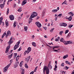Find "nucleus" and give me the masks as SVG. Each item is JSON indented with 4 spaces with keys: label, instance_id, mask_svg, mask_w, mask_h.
<instances>
[{
    "label": "nucleus",
    "instance_id": "obj_1",
    "mask_svg": "<svg viewBox=\"0 0 74 74\" xmlns=\"http://www.w3.org/2000/svg\"><path fill=\"white\" fill-rule=\"evenodd\" d=\"M45 71H46L47 74H49V69L48 67L45 66L43 69V72L44 74H45Z\"/></svg>",
    "mask_w": 74,
    "mask_h": 74
},
{
    "label": "nucleus",
    "instance_id": "obj_2",
    "mask_svg": "<svg viewBox=\"0 0 74 74\" xmlns=\"http://www.w3.org/2000/svg\"><path fill=\"white\" fill-rule=\"evenodd\" d=\"M36 16H37V13L35 12H34L31 15L29 18V19H30L31 18H33L36 17Z\"/></svg>",
    "mask_w": 74,
    "mask_h": 74
},
{
    "label": "nucleus",
    "instance_id": "obj_3",
    "mask_svg": "<svg viewBox=\"0 0 74 74\" xmlns=\"http://www.w3.org/2000/svg\"><path fill=\"white\" fill-rule=\"evenodd\" d=\"M20 42H21V41H19L17 43H16V45L14 46V50H15V49H17V48L19 47V44H20Z\"/></svg>",
    "mask_w": 74,
    "mask_h": 74
},
{
    "label": "nucleus",
    "instance_id": "obj_4",
    "mask_svg": "<svg viewBox=\"0 0 74 74\" xmlns=\"http://www.w3.org/2000/svg\"><path fill=\"white\" fill-rule=\"evenodd\" d=\"M10 66V65H8L4 68L3 69V72H4V73H5L7 72V71L8 70V69Z\"/></svg>",
    "mask_w": 74,
    "mask_h": 74
},
{
    "label": "nucleus",
    "instance_id": "obj_5",
    "mask_svg": "<svg viewBox=\"0 0 74 74\" xmlns=\"http://www.w3.org/2000/svg\"><path fill=\"white\" fill-rule=\"evenodd\" d=\"M35 24L36 25V26H38V27H41V24L39 22H36L35 23Z\"/></svg>",
    "mask_w": 74,
    "mask_h": 74
},
{
    "label": "nucleus",
    "instance_id": "obj_6",
    "mask_svg": "<svg viewBox=\"0 0 74 74\" xmlns=\"http://www.w3.org/2000/svg\"><path fill=\"white\" fill-rule=\"evenodd\" d=\"M11 32L10 30H8L7 32V33L6 34L5 37L6 38H7L8 37V36H11Z\"/></svg>",
    "mask_w": 74,
    "mask_h": 74
},
{
    "label": "nucleus",
    "instance_id": "obj_7",
    "mask_svg": "<svg viewBox=\"0 0 74 74\" xmlns=\"http://www.w3.org/2000/svg\"><path fill=\"white\" fill-rule=\"evenodd\" d=\"M9 17L10 18V20H11V21H13V20L14 19V16L12 15H10Z\"/></svg>",
    "mask_w": 74,
    "mask_h": 74
},
{
    "label": "nucleus",
    "instance_id": "obj_8",
    "mask_svg": "<svg viewBox=\"0 0 74 74\" xmlns=\"http://www.w3.org/2000/svg\"><path fill=\"white\" fill-rule=\"evenodd\" d=\"M12 42H13V41H12V37H11L10 38V40H9V41L8 42V43L9 45H11V44Z\"/></svg>",
    "mask_w": 74,
    "mask_h": 74
},
{
    "label": "nucleus",
    "instance_id": "obj_9",
    "mask_svg": "<svg viewBox=\"0 0 74 74\" xmlns=\"http://www.w3.org/2000/svg\"><path fill=\"white\" fill-rule=\"evenodd\" d=\"M10 47H11V46L10 45H9L7 46V47L6 48V49L5 51V53H7L9 51V49L10 48Z\"/></svg>",
    "mask_w": 74,
    "mask_h": 74
},
{
    "label": "nucleus",
    "instance_id": "obj_10",
    "mask_svg": "<svg viewBox=\"0 0 74 74\" xmlns=\"http://www.w3.org/2000/svg\"><path fill=\"white\" fill-rule=\"evenodd\" d=\"M27 3V0H24L21 3L22 5H24L25 4H26Z\"/></svg>",
    "mask_w": 74,
    "mask_h": 74
},
{
    "label": "nucleus",
    "instance_id": "obj_11",
    "mask_svg": "<svg viewBox=\"0 0 74 74\" xmlns=\"http://www.w3.org/2000/svg\"><path fill=\"white\" fill-rule=\"evenodd\" d=\"M67 24L64 23H62L60 25L61 26H64V27H66V26H67Z\"/></svg>",
    "mask_w": 74,
    "mask_h": 74
},
{
    "label": "nucleus",
    "instance_id": "obj_12",
    "mask_svg": "<svg viewBox=\"0 0 74 74\" xmlns=\"http://www.w3.org/2000/svg\"><path fill=\"white\" fill-rule=\"evenodd\" d=\"M4 5H5V3H4L3 4H1L0 5V7L1 8V9H3V8H4Z\"/></svg>",
    "mask_w": 74,
    "mask_h": 74
},
{
    "label": "nucleus",
    "instance_id": "obj_13",
    "mask_svg": "<svg viewBox=\"0 0 74 74\" xmlns=\"http://www.w3.org/2000/svg\"><path fill=\"white\" fill-rule=\"evenodd\" d=\"M30 59V56H28L26 58V60L27 62H29V59Z\"/></svg>",
    "mask_w": 74,
    "mask_h": 74
},
{
    "label": "nucleus",
    "instance_id": "obj_14",
    "mask_svg": "<svg viewBox=\"0 0 74 74\" xmlns=\"http://www.w3.org/2000/svg\"><path fill=\"white\" fill-rule=\"evenodd\" d=\"M63 43H64V45H68V41H64L63 42Z\"/></svg>",
    "mask_w": 74,
    "mask_h": 74
},
{
    "label": "nucleus",
    "instance_id": "obj_15",
    "mask_svg": "<svg viewBox=\"0 0 74 74\" xmlns=\"http://www.w3.org/2000/svg\"><path fill=\"white\" fill-rule=\"evenodd\" d=\"M13 56V53H12L10 55H9L8 56V58H10V59H11V58H12V56Z\"/></svg>",
    "mask_w": 74,
    "mask_h": 74
},
{
    "label": "nucleus",
    "instance_id": "obj_16",
    "mask_svg": "<svg viewBox=\"0 0 74 74\" xmlns=\"http://www.w3.org/2000/svg\"><path fill=\"white\" fill-rule=\"evenodd\" d=\"M69 15H71V16H74V14L73 13H72V12H71L68 13Z\"/></svg>",
    "mask_w": 74,
    "mask_h": 74
},
{
    "label": "nucleus",
    "instance_id": "obj_17",
    "mask_svg": "<svg viewBox=\"0 0 74 74\" xmlns=\"http://www.w3.org/2000/svg\"><path fill=\"white\" fill-rule=\"evenodd\" d=\"M32 44L33 46H34V47H36V43L35 42H32Z\"/></svg>",
    "mask_w": 74,
    "mask_h": 74
},
{
    "label": "nucleus",
    "instance_id": "obj_18",
    "mask_svg": "<svg viewBox=\"0 0 74 74\" xmlns=\"http://www.w3.org/2000/svg\"><path fill=\"white\" fill-rule=\"evenodd\" d=\"M29 52H30V51H28V50L25 51L24 52L25 55H26V53H27V54H28Z\"/></svg>",
    "mask_w": 74,
    "mask_h": 74
},
{
    "label": "nucleus",
    "instance_id": "obj_19",
    "mask_svg": "<svg viewBox=\"0 0 74 74\" xmlns=\"http://www.w3.org/2000/svg\"><path fill=\"white\" fill-rule=\"evenodd\" d=\"M64 41V39L63 38H62L60 40V42H63V41Z\"/></svg>",
    "mask_w": 74,
    "mask_h": 74
},
{
    "label": "nucleus",
    "instance_id": "obj_20",
    "mask_svg": "<svg viewBox=\"0 0 74 74\" xmlns=\"http://www.w3.org/2000/svg\"><path fill=\"white\" fill-rule=\"evenodd\" d=\"M32 48H31L30 47H29L27 49V51H29V52H30L32 50Z\"/></svg>",
    "mask_w": 74,
    "mask_h": 74
},
{
    "label": "nucleus",
    "instance_id": "obj_21",
    "mask_svg": "<svg viewBox=\"0 0 74 74\" xmlns=\"http://www.w3.org/2000/svg\"><path fill=\"white\" fill-rule=\"evenodd\" d=\"M72 16H70L69 17V18H68V19L70 21H71V20H72Z\"/></svg>",
    "mask_w": 74,
    "mask_h": 74
},
{
    "label": "nucleus",
    "instance_id": "obj_22",
    "mask_svg": "<svg viewBox=\"0 0 74 74\" xmlns=\"http://www.w3.org/2000/svg\"><path fill=\"white\" fill-rule=\"evenodd\" d=\"M57 68H58V67L56 65H55V68L54 69V70H55V71H56V70H57Z\"/></svg>",
    "mask_w": 74,
    "mask_h": 74
},
{
    "label": "nucleus",
    "instance_id": "obj_23",
    "mask_svg": "<svg viewBox=\"0 0 74 74\" xmlns=\"http://www.w3.org/2000/svg\"><path fill=\"white\" fill-rule=\"evenodd\" d=\"M16 26V22H14V24H13V26L14 28V27H15Z\"/></svg>",
    "mask_w": 74,
    "mask_h": 74
},
{
    "label": "nucleus",
    "instance_id": "obj_24",
    "mask_svg": "<svg viewBox=\"0 0 74 74\" xmlns=\"http://www.w3.org/2000/svg\"><path fill=\"white\" fill-rule=\"evenodd\" d=\"M57 11H58V10H57V9H54L52 10V12H57Z\"/></svg>",
    "mask_w": 74,
    "mask_h": 74
},
{
    "label": "nucleus",
    "instance_id": "obj_25",
    "mask_svg": "<svg viewBox=\"0 0 74 74\" xmlns=\"http://www.w3.org/2000/svg\"><path fill=\"white\" fill-rule=\"evenodd\" d=\"M5 35H6V32H5L3 33V35L2 36V38H3V37H4L5 36Z\"/></svg>",
    "mask_w": 74,
    "mask_h": 74
},
{
    "label": "nucleus",
    "instance_id": "obj_26",
    "mask_svg": "<svg viewBox=\"0 0 74 74\" xmlns=\"http://www.w3.org/2000/svg\"><path fill=\"white\" fill-rule=\"evenodd\" d=\"M5 23L6 25V26H8L9 25V23H8V21H7H7H6Z\"/></svg>",
    "mask_w": 74,
    "mask_h": 74
},
{
    "label": "nucleus",
    "instance_id": "obj_27",
    "mask_svg": "<svg viewBox=\"0 0 74 74\" xmlns=\"http://www.w3.org/2000/svg\"><path fill=\"white\" fill-rule=\"evenodd\" d=\"M70 36H71V34H70V32L68 34L67 36H66V38H68V37H69Z\"/></svg>",
    "mask_w": 74,
    "mask_h": 74
},
{
    "label": "nucleus",
    "instance_id": "obj_28",
    "mask_svg": "<svg viewBox=\"0 0 74 74\" xmlns=\"http://www.w3.org/2000/svg\"><path fill=\"white\" fill-rule=\"evenodd\" d=\"M65 63H66V64H70V62H69V61H66Z\"/></svg>",
    "mask_w": 74,
    "mask_h": 74
},
{
    "label": "nucleus",
    "instance_id": "obj_29",
    "mask_svg": "<svg viewBox=\"0 0 74 74\" xmlns=\"http://www.w3.org/2000/svg\"><path fill=\"white\" fill-rule=\"evenodd\" d=\"M19 55H18L16 58V61H18V59H19Z\"/></svg>",
    "mask_w": 74,
    "mask_h": 74
},
{
    "label": "nucleus",
    "instance_id": "obj_30",
    "mask_svg": "<svg viewBox=\"0 0 74 74\" xmlns=\"http://www.w3.org/2000/svg\"><path fill=\"white\" fill-rule=\"evenodd\" d=\"M9 13V8H8L7 11L6 12V14H7V15H8V14Z\"/></svg>",
    "mask_w": 74,
    "mask_h": 74
},
{
    "label": "nucleus",
    "instance_id": "obj_31",
    "mask_svg": "<svg viewBox=\"0 0 74 74\" xmlns=\"http://www.w3.org/2000/svg\"><path fill=\"white\" fill-rule=\"evenodd\" d=\"M23 61H22L20 62L19 65H23V64H23Z\"/></svg>",
    "mask_w": 74,
    "mask_h": 74
},
{
    "label": "nucleus",
    "instance_id": "obj_32",
    "mask_svg": "<svg viewBox=\"0 0 74 74\" xmlns=\"http://www.w3.org/2000/svg\"><path fill=\"white\" fill-rule=\"evenodd\" d=\"M21 71H22V74H24L25 73V69H23Z\"/></svg>",
    "mask_w": 74,
    "mask_h": 74
},
{
    "label": "nucleus",
    "instance_id": "obj_33",
    "mask_svg": "<svg viewBox=\"0 0 74 74\" xmlns=\"http://www.w3.org/2000/svg\"><path fill=\"white\" fill-rule=\"evenodd\" d=\"M68 44H71L72 43H73L71 41H68Z\"/></svg>",
    "mask_w": 74,
    "mask_h": 74
},
{
    "label": "nucleus",
    "instance_id": "obj_34",
    "mask_svg": "<svg viewBox=\"0 0 74 74\" xmlns=\"http://www.w3.org/2000/svg\"><path fill=\"white\" fill-rule=\"evenodd\" d=\"M17 11H18V12H21L22 11V9H21V8H19Z\"/></svg>",
    "mask_w": 74,
    "mask_h": 74
},
{
    "label": "nucleus",
    "instance_id": "obj_35",
    "mask_svg": "<svg viewBox=\"0 0 74 74\" xmlns=\"http://www.w3.org/2000/svg\"><path fill=\"white\" fill-rule=\"evenodd\" d=\"M18 54L17 53H14V58H16V56H17V55Z\"/></svg>",
    "mask_w": 74,
    "mask_h": 74
},
{
    "label": "nucleus",
    "instance_id": "obj_36",
    "mask_svg": "<svg viewBox=\"0 0 74 74\" xmlns=\"http://www.w3.org/2000/svg\"><path fill=\"white\" fill-rule=\"evenodd\" d=\"M24 29H25V31H26L27 30V27L24 26Z\"/></svg>",
    "mask_w": 74,
    "mask_h": 74
},
{
    "label": "nucleus",
    "instance_id": "obj_37",
    "mask_svg": "<svg viewBox=\"0 0 74 74\" xmlns=\"http://www.w3.org/2000/svg\"><path fill=\"white\" fill-rule=\"evenodd\" d=\"M72 26H73V25H69V27L71 28V27H72Z\"/></svg>",
    "mask_w": 74,
    "mask_h": 74
},
{
    "label": "nucleus",
    "instance_id": "obj_38",
    "mask_svg": "<svg viewBox=\"0 0 74 74\" xmlns=\"http://www.w3.org/2000/svg\"><path fill=\"white\" fill-rule=\"evenodd\" d=\"M25 67L26 68V69H28L29 68V66L27 65H25Z\"/></svg>",
    "mask_w": 74,
    "mask_h": 74
},
{
    "label": "nucleus",
    "instance_id": "obj_39",
    "mask_svg": "<svg viewBox=\"0 0 74 74\" xmlns=\"http://www.w3.org/2000/svg\"><path fill=\"white\" fill-rule=\"evenodd\" d=\"M46 11V10L45 9H44L43 11V14H45V12Z\"/></svg>",
    "mask_w": 74,
    "mask_h": 74
},
{
    "label": "nucleus",
    "instance_id": "obj_40",
    "mask_svg": "<svg viewBox=\"0 0 74 74\" xmlns=\"http://www.w3.org/2000/svg\"><path fill=\"white\" fill-rule=\"evenodd\" d=\"M63 33V31H61L60 32V34L61 35Z\"/></svg>",
    "mask_w": 74,
    "mask_h": 74
},
{
    "label": "nucleus",
    "instance_id": "obj_41",
    "mask_svg": "<svg viewBox=\"0 0 74 74\" xmlns=\"http://www.w3.org/2000/svg\"><path fill=\"white\" fill-rule=\"evenodd\" d=\"M69 32V30H66L65 32V34H67Z\"/></svg>",
    "mask_w": 74,
    "mask_h": 74
},
{
    "label": "nucleus",
    "instance_id": "obj_42",
    "mask_svg": "<svg viewBox=\"0 0 74 74\" xmlns=\"http://www.w3.org/2000/svg\"><path fill=\"white\" fill-rule=\"evenodd\" d=\"M22 49L21 48V47H20L17 50L18 51H20Z\"/></svg>",
    "mask_w": 74,
    "mask_h": 74
},
{
    "label": "nucleus",
    "instance_id": "obj_43",
    "mask_svg": "<svg viewBox=\"0 0 74 74\" xmlns=\"http://www.w3.org/2000/svg\"><path fill=\"white\" fill-rule=\"evenodd\" d=\"M48 67H49V69H52V66H51V65H48Z\"/></svg>",
    "mask_w": 74,
    "mask_h": 74
},
{
    "label": "nucleus",
    "instance_id": "obj_44",
    "mask_svg": "<svg viewBox=\"0 0 74 74\" xmlns=\"http://www.w3.org/2000/svg\"><path fill=\"white\" fill-rule=\"evenodd\" d=\"M55 29L54 28H53L51 29V30L50 31V32H53V30Z\"/></svg>",
    "mask_w": 74,
    "mask_h": 74
},
{
    "label": "nucleus",
    "instance_id": "obj_45",
    "mask_svg": "<svg viewBox=\"0 0 74 74\" xmlns=\"http://www.w3.org/2000/svg\"><path fill=\"white\" fill-rule=\"evenodd\" d=\"M53 51V52H58V50H56V49H55V50H54Z\"/></svg>",
    "mask_w": 74,
    "mask_h": 74
},
{
    "label": "nucleus",
    "instance_id": "obj_46",
    "mask_svg": "<svg viewBox=\"0 0 74 74\" xmlns=\"http://www.w3.org/2000/svg\"><path fill=\"white\" fill-rule=\"evenodd\" d=\"M3 17H1L0 18V21H3Z\"/></svg>",
    "mask_w": 74,
    "mask_h": 74
},
{
    "label": "nucleus",
    "instance_id": "obj_47",
    "mask_svg": "<svg viewBox=\"0 0 74 74\" xmlns=\"http://www.w3.org/2000/svg\"><path fill=\"white\" fill-rule=\"evenodd\" d=\"M63 3L65 4H67V3L66 2V0H65L64 1V2H63Z\"/></svg>",
    "mask_w": 74,
    "mask_h": 74
},
{
    "label": "nucleus",
    "instance_id": "obj_48",
    "mask_svg": "<svg viewBox=\"0 0 74 74\" xmlns=\"http://www.w3.org/2000/svg\"><path fill=\"white\" fill-rule=\"evenodd\" d=\"M62 15V14H59L58 15V16H61Z\"/></svg>",
    "mask_w": 74,
    "mask_h": 74
},
{
    "label": "nucleus",
    "instance_id": "obj_49",
    "mask_svg": "<svg viewBox=\"0 0 74 74\" xmlns=\"http://www.w3.org/2000/svg\"><path fill=\"white\" fill-rule=\"evenodd\" d=\"M34 74V72L33 71H32L30 73V74Z\"/></svg>",
    "mask_w": 74,
    "mask_h": 74
},
{
    "label": "nucleus",
    "instance_id": "obj_50",
    "mask_svg": "<svg viewBox=\"0 0 74 74\" xmlns=\"http://www.w3.org/2000/svg\"><path fill=\"white\" fill-rule=\"evenodd\" d=\"M32 18H31V19H30V18H29V21H30L32 22V21H33V19H32Z\"/></svg>",
    "mask_w": 74,
    "mask_h": 74
},
{
    "label": "nucleus",
    "instance_id": "obj_51",
    "mask_svg": "<svg viewBox=\"0 0 74 74\" xmlns=\"http://www.w3.org/2000/svg\"><path fill=\"white\" fill-rule=\"evenodd\" d=\"M66 70H68V69H69V67H68L67 66H66Z\"/></svg>",
    "mask_w": 74,
    "mask_h": 74
},
{
    "label": "nucleus",
    "instance_id": "obj_52",
    "mask_svg": "<svg viewBox=\"0 0 74 74\" xmlns=\"http://www.w3.org/2000/svg\"><path fill=\"white\" fill-rule=\"evenodd\" d=\"M63 58V59H66V56H64Z\"/></svg>",
    "mask_w": 74,
    "mask_h": 74
},
{
    "label": "nucleus",
    "instance_id": "obj_53",
    "mask_svg": "<svg viewBox=\"0 0 74 74\" xmlns=\"http://www.w3.org/2000/svg\"><path fill=\"white\" fill-rule=\"evenodd\" d=\"M37 69H38V66H36L35 68V70H37Z\"/></svg>",
    "mask_w": 74,
    "mask_h": 74
},
{
    "label": "nucleus",
    "instance_id": "obj_54",
    "mask_svg": "<svg viewBox=\"0 0 74 74\" xmlns=\"http://www.w3.org/2000/svg\"><path fill=\"white\" fill-rule=\"evenodd\" d=\"M55 40L56 41H58V38H56L55 39Z\"/></svg>",
    "mask_w": 74,
    "mask_h": 74
},
{
    "label": "nucleus",
    "instance_id": "obj_55",
    "mask_svg": "<svg viewBox=\"0 0 74 74\" xmlns=\"http://www.w3.org/2000/svg\"><path fill=\"white\" fill-rule=\"evenodd\" d=\"M58 19V18H57V17H55V21H57V20Z\"/></svg>",
    "mask_w": 74,
    "mask_h": 74
},
{
    "label": "nucleus",
    "instance_id": "obj_56",
    "mask_svg": "<svg viewBox=\"0 0 74 74\" xmlns=\"http://www.w3.org/2000/svg\"><path fill=\"white\" fill-rule=\"evenodd\" d=\"M59 46H57V47H54V48H59Z\"/></svg>",
    "mask_w": 74,
    "mask_h": 74
},
{
    "label": "nucleus",
    "instance_id": "obj_57",
    "mask_svg": "<svg viewBox=\"0 0 74 74\" xmlns=\"http://www.w3.org/2000/svg\"><path fill=\"white\" fill-rule=\"evenodd\" d=\"M9 1H10V0H8V1L7 3L8 5H9Z\"/></svg>",
    "mask_w": 74,
    "mask_h": 74
},
{
    "label": "nucleus",
    "instance_id": "obj_58",
    "mask_svg": "<svg viewBox=\"0 0 74 74\" xmlns=\"http://www.w3.org/2000/svg\"><path fill=\"white\" fill-rule=\"evenodd\" d=\"M13 51V50H11V51L10 52V53H11Z\"/></svg>",
    "mask_w": 74,
    "mask_h": 74
},
{
    "label": "nucleus",
    "instance_id": "obj_59",
    "mask_svg": "<svg viewBox=\"0 0 74 74\" xmlns=\"http://www.w3.org/2000/svg\"><path fill=\"white\" fill-rule=\"evenodd\" d=\"M40 60H39V59H38L37 60V61H36V63H37L38 62H39Z\"/></svg>",
    "mask_w": 74,
    "mask_h": 74
},
{
    "label": "nucleus",
    "instance_id": "obj_60",
    "mask_svg": "<svg viewBox=\"0 0 74 74\" xmlns=\"http://www.w3.org/2000/svg\"><path fill=\"white\" fill-rule=\"evenodd\" d=\"M22 23H19V24L20 25H21V26H22Z\"/></svg>",
    "mask_w": 74,
    "mask_h": 74
},
{
    "label": "nucleus",
    "instance_id": "obj_61",
    "mask_svg": "<svg viewBox=\"0 0 74 74\" xmlns=\"http://www.w3.org/2000/svg\"><path fill=\"white\" fill-rule=\"evenodd\" d=\"M58 15V14H56L55 15V17H56V16H57Z\"/></svg>",
    "mask_w": 74,
    "mask_h": 74
},
{
    "label": "nucleus",
    "instance_id": "obj_62",
    "mask_svg": "<svg viewBox=\"0 0 74 74\" xmlns=\"http://www.w3.org/2000/svg\"><path fill=\"white\" fill-rule=\"evenodd\" d=\"M51 61H49V62L48 65H50V64H51Z\"/></svg>",
    "mask_w": 74,
    "mask_h": 74
},
{
    "label": "nucleus",
    "instance_id": "obj_63",
    "mask_svg": "<svg viewBox=\"0 0 74 74\" xmlns=\"http://www.w3.org/2000/svg\"><path fill=\"white\" fill-rule=\"evenodd\" d=\"M17 65H15L14 66V67H15V68H16V67H17Z\"/></svg>",
    "mask_w": 74,
    "mask_h": 74
},
{
    "label": "nucleus",
    "instance_id": "obj_64",
    "mask_svg": "<svg viewBox=\"0 0 74 74\" xmlns=\"http://www.w3.org/2000/svg\"><path fill=\"white\" fill-rule=\"evenodd\" d=\"M72 72V74H74V70Z\"/></svg>",
    "mask_w": 74,
    "mask_h": 74
}]
</instances>
